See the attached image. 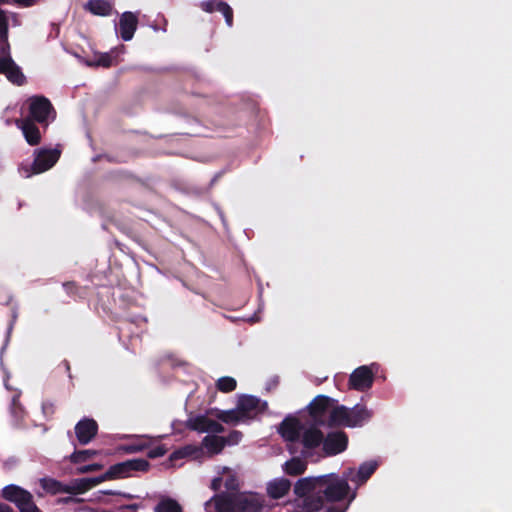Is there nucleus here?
I'll list each match as a JSON object with an SVG mask.
<instances>
[{
    "mask_svg": "<svg viewBox=\"0 0 512 512\" xmlns=\"http://www.w3.org/2000/svg\"><path fill=\"white\" fill-rule=\"evenodd\" d=\"M202 450L200 447L195 445H185L170 455V460H178V459H184L187 457H193L196 458L201 454Z\"/></svg>",
    "mask_w": 512,
    "mask_h": 512,
    "instance_id": "c756f323",
    "label": "nucleus"
},
{
    "mask_svg": "<svg viewBox=\"0 0 512 512\" xmlns=\"http://www.w3.org/2000/svg\"><path fill=\"white\" fill-rule=\"evenodd\" d=\"M203 445L211 454H219L225 447L223 436L207 435L203 439Z\"/></svg>",
    "mask_w": 512,
    "mask_h": 512,
    "instance_id": "a878e982",
    "label": "nucleus"
},
{
    "mask_svg": "<svg viewBox=\"0 0 512 512\" xmlns=\"http://www.w3.org/2000/svg\"><path fill=\"white\" fill-rule=\"evenodd\" d=\"M43 410L45 413L47 410H50L51 412H53V404L52 403H44Z\"/></svg>",
    "mask_w": 512,
    "mask_h": 512,
    "instance_id": "3c124183",
    "label": "nucleus"
},
{
    "mask_svg": "<svg viewBox=\"0 0 512 512\" xmlns=\"http://www.w3.org/2000/svg\"><path fill=\"white\" fill-rule=\"evenodd\" d=\"M348 508H349V503H346V505L344 507L332 505L327 508L326 512H346Z\"/></svg>",
    "mask_w": 512,
    "mask_h": 512,
    "instance_id": "37998d69",
    "label": "nucleus"
},
{
    "mask_svg": "<svg viewBox=\"0 0 512 512\" xmlns=\"http://www.w3.org/2000/svg\"><path fill=\"white\" fill-rule=\"evenodd\" d=\"M333 402L334 399L326 395H318L311 401L308 410L316 424L325 426V417Z\"/></svg>",
    "mask_w": 512,
    "mask_h": 512,
    "instance_id": "1a4fd4ad",
    "label": "nucleus"
},
{
    "mask_svg": "<svg viewBox=\"0 0 512 512\" xmlns=\"http://www.w3.org/2000/svg\"><path fill=\"white\" fill-rule=\"evenodd\" d=\"M104 493H105V494H107V495H122V496H124V497H126V498H128V499L133 498V496H132V495H130V494H125V493H123V494H122V493L113 492V491H105Z\"/></svg>",
    "mask_w": 512,
    "mask_h": 512,
    "instance_id": "09e8293b",
    "label": "nucleus"
},
{
    "mask_svg": "<svg viewBox=\"0 0 512 512\" xmlns=\"http://www.w3.org/2000/svg\"><path fill=\"white\" fill-rule=\"evenodd\" d=\"M348 414L349 421L347 423V427L362 426L373 416V412L361 403L354 405L351 409L348 408Z\"/></svg>",
    "mask_w": 512,
    "mask_h": 512,
    "instance_id": "dca6fc26",
    "label": "nucleus"
},
{
    "mask_svg": "<svg viewBox=\"0 0 512 512\" xmlns=\"http://www.w3.org/2000/svg\"><path fill=\"white\" fill-rule=\"evenodd\" d=\"M201 8L206 12L219 11L225 17V21L228 26L232 25L233 12L231 7L224 2L218 1H204L201 3Z\"/></svg>",
    "mask_w": 512,
    "mask_h": 512,
    "instance_id": "5701e85b",
    "label": "nucleus"
},
{
    "mask_svg": "<svg viewBox=\"0 0 512 512\" xmlns=\"http://www.w3.org/2000/svg\"><path fill=\"white\" fill-rule=\"evenodd\" d=\"M155 512H183V510L176 500L165 498L157 504Z\"/></svg>",
    "mask_w": 512,
    "mask_h": 512,
    "instance_id": "72a5a7b5",
    "label": "nucleus"
},
{
    "mask_svg": "<svg viewBox=\"0 0 512 512\" xmlns=\"http://www.w3.org/2000/svg\"><path fill=\"white\" fill-rule=\"evenodd\" d=\"M320 480L318 495H309L301 504L306 512L322 510L325 502L338 503L348 498L350 504L355 499L356 492H351L346 472L342 477L335 473L321 475Z\"/></svg>",
    "mask_w": 512,
    "mask_h": 512,
    "instance_id": "f257e3e1",
    "label": "nucleus"
},
{
    "mask_svg": "<svg viewBox=\"0 0 512 512\" xmlns=\"http://www.w3.org/2000/svg\"><path fill=\"white\" fill-rule=\"evenodd\" d=\"M138 19L132 12H125L121 15L119 22L120 36L124 41H129L133 38L134 32L137 28Z\"/></svg>",
    "mask_w": 512,
    "mask_h": 512,
    "instance_id": "f3484780",
    "label": "nucleus"
},
{
    "mask_svg": "<svg viewBox=\"0 0 512 512\" xmlns=\"http://www.w3.org/2000/svg\"><path fill=\"white\" fill-rule=\"evenodd\" d=\"M301 429V422L296 417H286L280 424L279 433L287 442H297Z\"/></svg>",
    "mask_w": 512,
    "mask_h": 512,
    "instance_id": "9b49d317",
    "label": "nucleus"
},
{
    "mask_svg": "<svg viewBox=\"0 0 512 512\" xmlns=\"http://www.w3.org/2000/svg\"><path fill=\"white\" fill-rule=\"evenodd\" d=\"M234 481H235L234 478L226 480V482H225L226 488L227 489H233L234 488V485H233Z\"/></svg>",
    "mask_w": 512,
    "mask_h": 512,
    "instance_id": "8fccbe9b",
    "label": "nucleus"
},
{
    "mask_svg": "<svg viewBox=\"0 0 512 512\" xmlns=\"http://www.w3.org/2000/svg\"><path fill=\"white\" fill-rule=\"evenodd\" d=\"M378 467L377 462L369 461L361 464L356 473L352 469L346 473L349 476V480L357 482L358 484L365 483L376 471Z\"/></svg>",
    "mask_w": 512,
    "mask_h": 512,
    "instance_id": "a211bd4d",
    "label": "nucleus"
},
{
    "mask_svg": "<svg viewBox=\"0 0 512 512\" xmlns=\"http://www.w3.org/2000/svg\"><path fill=\"white\" fill-rule=\"evenodd\" d=\"M124 53V46L115 48L109 53H94L92 58L86 60L88 66L110 67L118 62V57Z\"/></svg>",
    "mask_w": 512,
    "mask_h": 512,
    "instance_id": "4468645a",
    "label": "nucleus"
},
{
    "mask_svg": "<svg viewBox=\"0 0 512 512\" xmlns=\"http://www.w3.org/2000/svg\"><path fill=\"white\" fill-rule=\"evenodd\" d=\"M207 432L222 433V432H224V427L219 422L210 419L209 424L207 426Z\"/></svg>",
    "mask_w": 512,
    "mask_h": 512,
    "instance_id": "79ce46f5",
    "label": "nucleus"
},
{
    "mask_svg": "<svg viewBox=\"0 0 512 512\" xmlns=\"http://www.w3.org/2000/svg\"><path fill=\"white\" fill-rule=\"evenodd\" d=\"M18 127L22 130L23 135L26 139V141L30 145H35L39 143L40 141V132L38 128L30 121L24 120V121H17Z\"/></svg>",
    "mask_w": 512,
    "mask_h": 512,
    "instance_id": "393cba45",
    "label": "nucleus"
},
{
    "mask_svg": "<svg viewBox=\"0 0 512 512\" xmlns=\"http://www.w3.org/2000/svg\"><path fill=\"white\" fill-rule=\"evenodd\" d=\"M63 288H64L65 292L67 293V295H69L70 297H73L74 299H76L77 297L78 298L82 297L81 288L74 281H68V282L63 283Z\"/></svg>",
    "mask_w": 512,
    "mask_h": 512,
    "instance_id": "e433bc0d",
    "label": "nucleus"
},
{
    "mask_svg": "<svg viewBox=\"0 0 512 512\" xmlns=\"http://www.w3.org/2000/svg\"><path fill=\"white\" fill-rule=\"evenodd\" d=\"M300 438L301 443L305 449L313 450L319 447L321 444L323 445L324 434L320 429L316 427H310L303 432Z\"/></svg>",
    "mask_w": 512,
    "mask_h": 512,
    "instance_id": "aec40b11",
    "label": "nucleus"
},
{
    "mask_svg": "<svg viewBox=\"0 0 512 512\" xmlns=\"http://www.w3.org/2000/svg\"><path fill=\"white\" fill-rule=\"evenodd\" d=\"M307 463L298 457H293L284 464V471L290 476H298L305 472Z\"/></svg>",
    "mask_w": 512,
    "mask_h": 512,
    "instance_id": "cd10ccee",
    "label": "nucleus"
},
{
    "mask_svg": "<svg viewBox=\"0 0 512 512\" xmlns=\"http://www.w3.org/2000/svg\"><path fill=\"white\" fill-rule=\"evenodd\" d=\"M99 452L93 449L75 450L70 456L69 461L73 464H81L92 460Z\"/></svg>",
    "mask_w": 512,
    "mask_h": 512,
    "instance_id": "2f4dec72",
    "label": "nucleus"
},
{
    "mask_svg": "<svg viewBox=\"0 0 512 512\" xmlns=\"http://www.w3.org/2000/svg\"><path fill=\"white\" fill-rule=\"evenodd\" d=\"M60 501L62 503L68 504V503H71V502H75L76 499L70 496V497L62 498Z\"/></svg>",
    "mask_w": 512,
    "mask_h": 512,
    "instance_id": "603ef678",
    "label": "nucleus"
},
{
    "mask_svg": "<svg viewBox=\"0 0 512 512\" xmlns=\"http://www.w3.org/2000/svg\"><path fill=\"white\" fill-rule=\"evenodd\" d=\"M234 512H261L264 499L257 493L230 494Z\"/></svg>",
    "mask_w": 512,
    "mask_h": 512,
    "instance_id": "39448f33",
    "label": "nucleus"
},
{
    "mask_svg": "<svg viewBox=\"0 0 512 512\" xmlns=\"http://www.w3.org/2000/svg\"><path fill=\"white\" fill-rule=\"evenodd\" d=\"M222 484V478L216 477L211 482V489L214 491H218Z\"/></svg>",
    "mask_w": 512,
    "mask_h": 512,
    "instance_id": "c03bdc74",
    "label": "nucleus"
},
{
    "mask_svg": "<svg viewBox=\"0 0 512 512\" xmlns=\"http://www.w3.org/2000/svg\"><path fill=\"white\" fill-rule=\"evenodd\" d=\"M41 487L50 494L68 493V485L52 478H43L40 481Z\"/></svg>",
    "mask_w": 512,
    "mask_h": 512,
    "instance_id": "bb28decb",
    "label": "nucleus"
},
{
    "mask_svg": "<svg viewBox=\"0 0 512 512\" xmlns=\"http://www.w3.org/2000/svg\"><path fill=\"white\" fill-rule=\"evenodd\" d=\"M210 418L205 415H197L187 420L186 426L188 429L198 432H207V426Z\"/></svg>",
    "mask_w": 512,
    "mask_h": 512,
    "instance_id": "473e14b6",
    "label": "nucleus"
},
{
    "mask_svg": "<svg viewBox=\"0 0 512 512\" xmlns=\"http://www.w3.org/2000/svg\"><path fill=\"white\" fill-rule=\"evenodd\" d=\"M320 481V476L301 478L294 485V493L302 501L309 495H318Z\"/></svg>",
    "mask_w": 512,
    "mask_h": 512,
    "instance_id": "ddd939ff",
    "label": "nucleus"
},
{
    "mask_svg": "<svg viewBox=\"0 0 512 512\" xmlns=\"http://www.w3.org/2000/svg\"><path fill=\"white\" fill-rule=\"evenodd\" d=\"M349 421L348 408L344 405H339L334 407L330 413L328 418L326 419L325 426L328 427H338V426H346Z\"/></svg>",
    "mask_w": 512,
    "mask_h": 512,
    "instance_id": "412c9836",
    "label": "nucleus"
},
{
    "mask_svg": "<svg viewBox=\"0 0 512 512\" xmlns=\"http://www.w3.org/2000/svg\"><path fill=\"white\" fill-rule=\"evenodd\" d=\"M30 114L39 123L47 124L54 119V111L48 99L41 96L31 97L29 100Z\"/></svg>",
    "mask_w": 512,
    "mask_h": 512,
    "instance_id": "423d86ee",
    "label": "nucleus"
},
{
    "mask_svg": "<svg viewBox=\"0 0 512 512\" xmlns=\"http://www.w3.org/2000/svg\"><path fill=\"white\" fill-rule=\"evenodd\" d=\"M19 512H42L35 504L33 498L18 508Z\"/></svg>",
    "mask_w": 512,
    "mask_h": 512,
    "instance_id": "a19ab883",
    "label": "nucleus"
},
{
    "mask_svg": "<svg viewBox=\"0 0 512 512\" xmlns=\"http://www.w3.org/2000/svg\"><path fill=\"white\" fill-rule=\"evenodd\" d=\"M237 382L233 377L224 376L217 380L216 388L223 393H229L236 389Z\"/></svg>",
    "mask_w": 512,
    "mask_h": 512,
    "instance_id": "f704fd0d",
    "label": "nucleus"
},
{
    "mask_svg": "<svg viewBox=\"0 0 512 512\" xmlns=\"http://www.w3.org/2000/svg\"><path fill=\"white\" fill-rule=\"evenodd\" d=\"M242 438V433L240 431L234 430L228 436L224 437L225 446L226 445H236Z\"/></svg>",
    "mask_w": 512,
    "mask_h": 512,
    "instance_id": "ea45409f",
    "label": "nucleus"
},
{
    "mask_svg": "<svg viewBox=\"0 0 512 512\" xmlns=\"http://www.w3.org/2000/svg\"><path fill=\"white\" fill-rule=\"evenodd\" d=\"M86 8L95 15L106 16L110 14L112 6L106 0H91L86 4Z\"/></svg>",
    "mask_w": 512,
    "mask_h": 512,
    "instance_id": "7c9ffc66",
    "label": "nucleus"
},
{
    "mask_svg": "<svg viewBox=\"0 0 512 512\" xmlns=\"http://www.w3.org/2000/svg\"><path fill=\"white\" fill-rule=\"evenodd\" d=\"M101 482L102 479L100 476L74 479L70 484H67L69 489L68 493L72 495L83 494Z\"/></svg>",
    "mask_w": 512,
    "mask_h": 512,
    "instance_id": "6ab92c4d",
    "label": "nucleus"
},
{
    "mask_svg": "<svg viewBox=\"0 0 512 512\" xmlns=\"http://www.w3.org/2000/svg\"><path fill=\"white\" fill-rule=\"evenodd\" d=\"M61 364L64 366L65 371H66V372H67V374H68V377H69L70 379H72L70 362H69L68 360L64 359V360L61 362Z\"/></svg>",
    "mask_w": 512,
    "mask_h": 512,
    "instance_id": "49530a36",
    "label": "nucleus"
},
{
    "mask_svg": "<svg viewBox=\"0 0 512 512\" xmlns=\"http://www.w3.org/2000/svg\"><path fill=\"white\" fill-rule=\"evenodd\" d=\"M260 399L252 395H243L239 398L237 407L243 418L250 417L252 412L260 411Z\"/></svg>",
    "mask_w": 512,
    "mask_h": 512,
    "instance_id": "b1692460",
    "label": "nucleus"
},
{
    "mask_svg": "<svg viewBox=\"0 0 512 512\" xmlns=\"http://www.w3.org/2000/svg\"><path fill=\"white\" fill-rule=\"evenodd\" d=\"M205 512H234L229 493H220L212 496L204 504Z\"/></svg>",
    "mask_w": 512,
    "mask_h": 512,
    "instance_id": "2eb2a0df",
    "label": "nucleus"
},
{
    "mask_svg": "<svg viewBox=\"0 0 512 512\" xmlns=\"http://www.w3.org/2000/svg\"><path fill=\"white\" fill-rule=\"evenodd\" d=\"M213 415L226 424H236L243 419L238 407L226 411L216 409Z\"/></svg>",
    "mask_w": 512,
    "mask_h": 512,
    "instance_id": "c85d7f7f",
    "label": "nucleus"
},
{
    "mask_svg": "<svg viewBox=\"0 0 512 512\" xmlns=\"http://www.w3.org/2000/svg\"><path fill=\"white\" fill-rule=\"evenodd\" d=\"M323 451L326 456H334L344 452L348 446V436L344 431L329 432L323 438Z\"/></svg>",
    "mask_w": 512,
    "mask_h": 512,
    "instance_id": "6e6552de",
    "label": "nucleus"
},
{
    "mask_svg": "<svg viewBox=\"0 0 512 512\" xmlns=\"http://www.w3.org/2000/svg\"><path fill=\"white\" fill-rule=\"evenodd\" d=\"M60 155L61 150L58 148L37 149L34 152V161L32 163H22L19 171L26 178L43 173L56 164Z\"/></svg>",
    "mask_w": 512,
    "mask_h": 512,
    "instance_id": "7ed1b4c3",
    "label": "nucleus"
},
{
    "mask_svg": "<svg viewBox=\"0 0 512 512\" xmlns=\"http://www.w3.org/2000/svg\"><path fill=\"white\" fill-rule=\"evenodd\" d=\"M291 489V482L286 478L275 479L267 486V494L272 499L284 497Z\"/></svg>",
    "mask_w": 512,
    "mask_h": 512,
    "instance_id": "4be33fe9",
    "label": "nucleus"
},
{
    "mask_svg": "<svg viewBox=\"0 0 512 512\" xmlns=\"http://www.w3.org/2000/svg\"><path fill=\"white\" fill-rule=\"evenodd\" d=\"M103 469V465L102 464H98V463H94V464H87V465H81L79 467L76 468V473L77 474H85V473H90V472H93V471H99V470H102Z\"/></svg>",
    "mask_w": 512,
    "mask_h": 512,
    "instance_id": "4c0bfd02",
    "label": "nucleus"
},
{
    "mask_svg": "<svg viewBox=\"0 0 512 512\" xmlns=\"http://www.w3.org/2000/svg\"><path fill=\"white\" fill-rule=\"evenodd\" d=\"M149 447V443L144 440H137L136 442L121 445L120 449L128 454L142 452Z\"/></svg>",
    "mask_w": 512,
    "mask_h": 512,
    "instance_id": "c9c22d12",
    "label": "nucleus"
},
{
    "mask_svg": "<svg viewBox=\"0 0 512 512\" xmlns=\"http://www.w3.org/2000/svg\"><path fill=\"white\" fill-rule=\"evenodd\" d=\"M0 512H15L9 505L0 503Z\"/></svg>",
    "mask_w": 512,
    "mask_h": 512,
    "instance_id": "de8ad7c7",
    "label": "nucleus"
},
{
    "mask_svg": "<svg viewBox=\"0 0 512 512\" xmlns=\"http://www.w3.org/2000/svg\"><path fill=\"white\" fill-rule=\"evenodd\" d=\"M77 441L81 445L89 444L98 433V423L92 418H83L74 427Z\"/></svg>",
    "mask_w": 512,
    "mask_h": 512,
    "instance_id": "9d476101",
    "label": "nucleus"
},
{
    "mask_svg": "<svg viewBox=\"0 0 512 512\" xmlns=\"http://www.w3.org/2000/svg\"><path fill=\"white\" fill-rule=\"evenodd\" d=\"M374 383V373L369 366L363 365L356 368L349 376L350 389L364 392L369 390Z\"/></svg>",
    "mask_w": 512,
    "mask_h": 512,
    "instance_id": "0eeeda50",
    "label": "nucleus"
},
{
    "mask_svg": "<svg viewBox=\"0 0 512 512\" xmlns=\"http://www.w3.org/2000/svg\"><path fill=\"white\" fill-rule=\"evenodd\" d=\"M2 497L5 500L14 503L16 507L19 508L32 499L33 496L29 491L22 487L10 484L2 489Z\"/></svg>",
    "mask_w": 512,
    "mask_h": 512,
    "instance_id": "f8f14e48",
    "label": "nucleus"
},
{
    "mask_svg": "<svg viewBox=\"0 0 512 512\" xmlns=\"http://www.w3.org/2000/svg\"><path fill=\"white\" fill-rule=\"evenodd\" d=\"M15 3L22 6H30L35 4L38 0H13Z\"/></svg>",
    "mask_w": 512,
    "mask_h": 512,
    "instance_id": "a18cd8bd",
    "label": "nucleus"
},
{
    "mask_svg": "<svg viewBox=\"0 0 512 512\" xmlns=\"http://www.w3.org/2000/svg\"><path fill=\"white\" fill-rule=\"evenodd\" d=\"M167 453V449L164 445H158L152 449H150L147 453V456L151 459H156L164 456Z\"/></svg>",
    "mask_w": 512,
    "mask_h": 512,
    "instance_id": "58836bf2",
    "label": "nucleus"
},
{
    "mask_svg": "<svg viewBox=\"0 0 512 512\" xmlns=\"http://www.w3.org/2000/svg\"><path fill=\"white\" fill-rule=\"evenodd\" d=\"M149 468L150 463L146 459H130L111 465L100 477L102 482L106 480L122 479L131 477L133 472H147Z\"/></svg>",
    "mask_w": 512,
    "mask_h": 512,
    "instance_id": "20e7f679",
    "label": "nucleus"
},
{
    "mask_svg": "<svg viewBox=\"0 0 512 512\" xmlns=\"http://www.w3.org/2000/svg\"><path fill=\"white\" fill-rule=\"evenodd\" d=\"M5 1L6 0H0V3ZM7 25L8 19L4 12L0 10V73H3L10 82L21 85L24 82V75L10 56Z\"/></svg>",
    "mask_w": 512,
    "mask_h": 512,
    "instance_id": "f03ea898",
    "label": "nucleus"
}]
</instances>
